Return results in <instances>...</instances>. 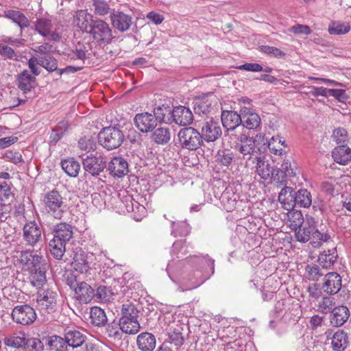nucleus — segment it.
<instances>
[{"instance_id": "obj_61", "label": "nucleus", "mask_w": 351, "mask_h": 351, "mask_svg": "<svg viewBox=\"0 0 351 351\" xmlns=\"http://www.w3.org/2000/svg\"><path fill=\"white\" fill-rule=\"evenodd\" d=\"M332 137L339 145H347L348 142V132L344 128H337L333 131Z\"/></svg>"}, {"instance_id": "obj_18", "label": "nucleus", "mask_w": 351, "mask_h": 351, "mask_svg": "<svg viewBox=\"0 0 351 351\" xmlns=\"http://www.w3.org/2000/svg\"><path fill=\"white\" fill-rule=\"evenodd\" d=\"M3 16L19 27V36L23 35V30L29 27L31 23L30 20L22 12L19 10H6L3 12Z\"/></svg>"}, {"instance_id": "obj_62", "label": "nucleus", "mask_w": 351, "mask_h": 351, "mask_svg": "<svg viewBox=\"0 0 351 351\" xmlns=\"http://www.w3.org/2000/svg\"><path fill=\"white\" fill-rule=\"evenodd\" d=\"M93 5L94 6L95 14L99 16H105L110 13V6L105 1L94 0Z\"/></svg>"}, {"instance_id": "obj_42", "label": "nucleus", "mask_w": 351, "mask_h": 351, "mask_svg": "<svg viewBox=\"0 0 351 351\" xmlns=\"http://www.w3.org/2000/svg\"><path fill=\"white\" fill-rule=\"evenodd\" d=\"M119 325L121 331L127 334H136L141 328L138 319H119Z\"/></svg>"}, {"instance_id": "obj_40", "label": "nucleus", "mask_w": 351, "mask_h": 351, "mask_svg": "<svg viewBox=\"0 0 351 351\" xmlns=\"http://www.w3.org/2000/svg\"><path fill=\"white\" fill-rule=\"evenodd\" d=\"M295 176V173L291 166V162L289 159H287L282 163L280 169H276L275 179L278 181L282 182L285 178L293 177Z\"/></svg>"}, {"instance_id": "obj_22", "label": "nucleus", "mask_w": 351, "mask_h": 351, "mask_svg": "<svg viewBox=\"0 0 351 351\" xmlns=\"http://www.w3.org/2000/svg\"><path fill=\"white\" fill-rule=\"evenodd\" d=\"M221 123L227 130H234L242 122L241 113L233 110H223L221 115Z\"/></svg>"}, {"instance_id": "obj_34", "label": "nucleus", "mask_w": 351, "mask_h": 351, "mask_svg": "<svg viewBox=\"0 0 351 351\" xmlns=\"http://www.w3.org/2000/svg\"><path fill=\"white\" fill-rule=\"evenodd\" d=\"M33 29L41 36L48 37L51 34V30L53 29V24L51 21L47 18H38L34 22Z\"/></svg>"}, {"instance_id": "obj_5", "label": "nucleus", "mask_w": 351, "mask_h": 351, "mask_svg": "<svg viewBox=\"0 0 351 351\" xmlns=\"http://www.w3.org/2000/svg\"><path fill=\"white\" fill-rule=\"evenodd\" d=\"M124 139L123 132L116 127L105 128L98 134L100 145L108 150L119 147Z\"/></svg>"}, {"instance_id": "obj_58", "label": "nucleus", "mask_w": 351, "mask_h": 351, "mask_svg": "<svg viewBox=\"0 0 351 351\" xmlns=\"http://www.w3.org/2000/svg\"><path fill=\"white\" fill-rule=\"evenodd\" d=\"M97 299L101 302H108L112 299L113 293L112 291L106 286H99L95 295Z\"/></svg>"}, {"instance_id": "obj_48", "label": "nucleus", "mask_w": 351, "mask_h": 351, "mask_svg": "<svg viewBox=\"0 0 351 351\" xmlns=\"http://www.w3.org/2000/svg\"><path fill=\"white\" fill-rule=\"evenodd\" d=\"M285 147V141H282L279 136H273L268 142V149L269 152L277 156H282L286 152L283 149Z\"/></svg>"}, {"instance_id": "obj_26", "label": "nucleus", "mask_w": 351, "mask_h": 351, "mask_svg": "<svg viewBox=\"0 0 351 351\" xmlns=\"http://www.w3.org/2000/svg\"><path fill=\"white\" fill-rule=\"evenodd\" d=\"M75 293L77 300L83 303L90 302L95 296L94 289L85 282L77 283Z\"/></svg>"}, {"instance_id": "obj_45", "label": "nucleus", "mask_w": 351, "mask_h": 351, "mask_svg": "<svg viewBox=\"0 0 351 351\" xmlns=\"http://www.w3.org/2000/svg\"><path fill=\"white\" fill-rule=\"evenodd\" d=\"M90 317L91 322L97 326L105 325L108 320L104 309L98 306H93L90 308Z\"/></svg>"}, {"instance_id": "obj_39", "label": "nucleus", "mask_w": 351, "mask_h": 351, "mask_svg": "<svg viewBox=\"0 0 351 351\" xmlns=\"http://www.w3.org/2000/svg\"><path fill=\"white\" fill-rule=\"evenodd\" d=\"M172 110L169 105L162 104L154 108L153 116L156 122L171 123Z\"/></svg>"}, {"instance_id": "obj_43", "label": "nucleus", "mask_w": 351, "mask_h": 351, "mask_svg": "<svg viewBox=\"0 0 351 351\" xmlns=\"http://www.w3.org/2000/svg\"><path fill=\"white\" fill-rule=\"evenodd\" d=\"M348 343V336L346 332L339 330L334 334L331 342L334 350L343 351L347 348Z\"/></svg>"}, {"instance_id": "obj_21", "label": "nucleus", "mask_w": 351, "mask_h": 351, "mask_svg": "<svg viewBox=\"0 0 351 351\" xmlns=\"http://www.w3.org/2000/svg\"><path fill=\"white\" fill-rule=\"evenodd\" d=\"M37 85L36 77L29 71L24 70L17 76V86L23 93H27Z\"/></svg>"}, {"instance_id": "obj_49", "label": "nucleus", "mask_w": 351, "mask_h": 351, "mask_svg": "<svg viewBox=\"0 0 351 351\" xmlns=\"http://www.w3.org/2000/svg\"><path fill=\"white\" fill-rule=\"evenodd\" d=\"M240 157H235L234 154L230 149H223L218 152L217 155V160L219 163L223 166L228 167L232 162L239 160Z\"/></svg>"}, {"instance_id": "obj_24", "label": "nucleus", "mask_w": 351, "mask_h": 351, "mask_svg": "<svg viewBox=\"0 0 351 351\" xmlns=\"http://www.w3.org/2000/svg\"><path fill=\"white\" fill-rule=\"evenodd\" d=\"M332 157L337 163L346 165L351 161V149L347 145H338L332 151Z\"/></svg>"}, {"instance_id": "obj_12", "label": "nucleus", "mask_w": 351, "mask_h": 351, "mask_svg": "<svg viewBox=\"0 0 351 351\" xmlns=\"http://www.w3.org/2000/svg\"><path fill=\"white\" fill-rule=\"evenodd\" d=\"M202 141L207 143L215 142L221 136L222 131L219 123L213 119H209L202 123L201 130Z\"/></svg>"}, {"instance_id": "obj_31", "label": "nucleus", "mask_w": 351, "mask_h": 351, "mask_svg": "<svg viewBox=\"0 0 351 351\" xmlns=\"http://www.w3.org/2000/svg\"><path fill=\"white\" fill-rule=\"evenodd\" d=\"M315 227L310 223L302 224L295 228V237L297 241L306 243L311 238L314 239Z\"/></svg>"}, {"instance_id": "obj_44", "label": "nucleus", "mask_w": 351, "mask_h": 351, "mask_svg": "<svg viewBox=\"0 0 351 351\" xmlns=\"http://www.w3.org/2000/svg\"><path fill=\"white\" fill-rule=\"evenodd\" d=\"M295 206L308 208L312 204V195L311 193L304 189H300L295 193Z\"/></svg>"}, {"instance_id": "obj_15", "label": "nucleus", "mask_w": 351, "mask_h": 351, "mask_svg": "<svg viewBox=\"0 0 351 351\" xmlns=\"http://www.w3.org/2000/svg\"><path fill=\"white\" fill-rule=\"evenodd\" d=\"M341 288V277L337 272H329L324 275L322 286L323 291L330 295L337 293Z\"/></svg>"}, {"instance_id": "obj_46", "label": "nucleus", "mask_w": 351, "mask_h": 351, "mask_svg": "<svg viewBox=\"0 0 351 351\" xmlns=\"http://www.w3.org/2000/svg\"><path fill=\"white\" fill-rule=\"evenodd\" d=\"M61 167L64 172L71 177H76L80 169V163L73 158L62 160Z\"/></svg>"}, {"instance_id": "obj_19", "label": "nucleus", "mask_w": 351, "mask_h": 351, "mask_svg": "<svg viewBox=\"0 0 351 351\" xmlns=\"http://www.w3.org/2000/svg\"><path fill=\"white\" fill-rule=\"evenodd\" d=\"M256 171L258 175L263 180L273 178L274 180L276 176V169L271 166L269 160L265 159L264 157L258 156L256 158Z\"/></svg>"}, {"instance_id": "obj_13", "label": "nucleus", "mask_w": 351, "mask_h": 351, "mask_svg": "<svg viewBox=\"0 0 351 351\" xmlns=\"http://www.w3.org/2000/svg\"><path fill=\"white\" fill-rule=\"evenodd\" d=\"M19 261L25 270L31 271L43 266L45 259L35 251L25 250L20 252Z\"/></svg>"}, {"instance_id": "obj_1", "label": "nucleus", "mask_w": 351, "mask_h": 351, "mask_svg": "<svg viewBox=\"0 0 351 351\" xmlns=\"http://www.w3.org/2000/svg\"><path fill=\"white\" fill-rule=\"evenodd\" d=\"M187 246L186 242L179 240L173 243L171 249V260L167 267V271L169 278L174 282V276L182 275L184 270H188L191 265L204 264L209 268L210 274L206 276H201L199 272L193 275L189 274L186 277L182 279V286H180V291L194 289L200 286L209 277L214 274L215 261L208 255L202 256H193L184 258L187 254Z\"/></svg>"}, {"instance_id": "obj_35", "label": "nucleus", "mask_w": 351, "mask_h": 351, "mask_svg": "<svg viewBox=\"0 0 351 351\" xmlns=\"http://www.w3.org/2000/svg\"><path fill=\"white\" fill-rule=\"evenodd\" d=\"M137 345L142 351H152L156 347L155 337L149 332L141 333L137 337Z\"/></svg>"}, {"instance_id": "obj_41", "label": "nucleus", "mask_w": 351, "mask_h": 351, "mask_svg": "<svg viewBox=\"0 0 351 351\" xmlns=\"http://www.w3.org/2000/svg\"><path fill=\"white\" fill-rule=\"evenodd\" d=\"M47 346L49 351H66L68 349L65 338L58 335L49 337L47 340Z\"/></svg>"}, {"instance_id": "obj_53", "label": "nucleus", "mask_w": 351, "mask_h": 351, "mask_svg": "<svg viewBox=\"0 0 351 351\" xmlns=\"http://www.w3.org/2000/svg\"><path fill=\"white\" fill-rule=\"evenodd\" d=\"M306 277L313 281H317L324 274L319 268V266L315 264L307 265L306 268Z\"/></svg>"}, {"instance_id": "obj_8", "label": "nucleus", "mask_w": 351, "mask_h": 351, "mask_svg": "<svg viewBox=\"0 0 351 351\" xmlns=\"http://www.w3.org/2000/svg\"><path fill=\"white\" fill-rule=\"evenodd\" d=\"M57 298V292L51 289L39 292L36 299L39 310L43 314L56 311Z\"/></svg>"}, {"instance_id": "obj_7", "label": "nucleus", "mask_w": 351, "mask_h": 351, "mask_svg": "<svg viewBox=\"0 0 351 351\" xmlns=\"http://www.w3.org/2000/svg\"><path fill=\"white\" fill-rule=\"evenodd\" d=\"M11 315L14 322L24 326L32 324L37 318L35 310L28 304L14 306Z\"/></svg>"}, {"instance_id": "obj_47", "label": "nucleus", "mask_w": 351, "mask_h": 351, "mask_svg": "<svg viewBox=\"0 0 351 351\" xmlns=\"http://www.w3.org/2000/svg\"><path fill=\"white\" fill-rule=\"evenodd\" d=\"M171 138V134L167 128H158L153 132L152 139L157 144L164 145L167 143Z\"/></svg>"}, {"instance_id": "obj_36", "label": "nucleus", "mask_w": 351, "mask_h": 351, "mask_svg": "<svg viewBox=\"0 0 351 351\" xmlns=\"http://www.w3.org/2000/svg\"><path fill=\"white\" fill-rule=\"evenodd\" d=\"M29 280L31 284L36 289H40L47 282L45 269L40 266L31 270Z\"/></svg>"}, {"instance_id": "obj_27", "label": "nucleus", "mask_w": 351, "mask_h": 351, "mask_svg": "<svg viewBox=\"0 0 351 351\" xmlns=\"http://www.w3.org/2000/svg\"><path fill=\"white\" fill-rule=\"evenodd\" d=\"M108 170L113 176L121 178L128 171V162L121 157H114L108 165Z\"/></svg>"}, {"instance_id": "obj_14", "label": "nucleus", "mask_w": 351, "mask_h": 351, "mask_svg": "<svg viewBox=\"0 0 351 351\" xmlns=\"http://www.w3.org/2000/svg\"><path fill=\"white\" fill-rule=\"evenodd\" d=\"M110 22L114 28L120 32H125L130 29L132 24V17L123 12L114 10L110 13Z\"/></svg>"}, {"instance_id": "obj_57", "label": "nucleus", "mask_w": 351, "mask_h": 351, "mask_svg": "<svg viewBox=\"0 0 351 351\" xmlns=\"http://www.w3.org/2000/svg\"><path fill=\"white\" fill-rule=\"evenodd\" d=\"M25 351H43L44 349L43 343L37 338H30L25 339L24 345Z\"/></svg>"}, {"instance_id": "obj_16", "label": "nucleus", "mask_w": 351, "mask_h": 351, "mask_svg": "<svg viewBox=\"0 0 351 351\" xmlns=\"http://www.w3.org/2000/svg\"><path fill=\"white\" fill-rule=\"evenodd\" d=\"M136 127L142 132L152 131L157 125L156 119L152 114L143 112L137 114L134 119Z\"/></svg>"}, {"instance_id": "obj_23", "label": "nucleus", "mask_w": 351, "mask_h": 351, "mask_svg": "<svg viewBox=\"0 0 351 351\" xmlns=\"http://www.w3.org/2000/svg\"><path fill=\"white\" fill-rule=\"evenodd\" d=\"M295 193L294 189L290 186H285L279 193L278 201L285 210H291L295 207Z\"/></svg>"}, {"instance_id": "obj_64", "label": "nucleus", "mask_w": 351, "mask_h": 351, "mask_svg": "<svg viewBox=\"0 0 351 351\" xmlns=\"http://www.w3.org/2000/svg\"><path fill=\"white\" fill-rule=\"evenodd\" d=\"M289 218L291 221V226H293L295 228L303 224L304 219L302 213L300 211L290 213Z\"/></svg>"}, {"instance_id": "obj_3", "label": "nucleus", "mask_w": 351, "mask_h": 351, "mask_svg": "<svg viewBox=\"0 0 351 351\" xmlns=\"http://www.w3.org/2000/svg\"><path fill=\"white\" fill-rule=\"evenodd\" d=\"M46 213L53 218L60 220L68 210L64 198L56 189H52L43 195L42 200Z\"/></svg>"}, {"instance_id": "obj_25", "label": "nucleus", "mask_w": 351, "mask_h": 351, "mask_svg": "<svg viewBox=\"0 0 351 351\" xmlns=\"http://www.w3.org/2000/svg\"><path fill=\"white\" fill-rule=\"evenodd\" d=\"M72 265L76 271L81 274L86 273L90 269L86 256L81 248H76L73 251Z\"/></svg>"}, {"instance_id": "obj_54", "label": "nucleus", "mask_w": 351, "mask_h": 351, "mask_svg": "<svg viewBox=\"0 0 351 351\" xmlns=\"http://www.w3.org/2000/svg\"><path fill=\"white\" fill-rule=\"evenodd\" d=\"M38 64L49 72L58 71L57 60L51 56L38 57Z\"/></svg>"}, {"instance_id": "obj_56", "label": "nucleus", "mask_w": 351, "mask_h": 351, "mask_svg": "<svg viewBox=\"0 0 351 351\" xmlns=\"http://www.w3.org/2000/svg\"><path fill=\"white\" fill-rule=\"evenodd\" d=\"M13 197L10 185L5 182H0V203H9Z\"/></svg>"}, {"instance_id": "obj_4", "label": "nucleus", "mask_w": 351, "mask_h": 351, "mask_svg": "<svg viewBox=\"0 0 351 351\" xmlns=\"http://www.w3.org/2000/svg\"><path fill=\"white\" fill-rule=\"evenodd\" d=\"M86 32L100 45L110 43L113 38L109 25L101 19H91L88 27H86Z\"/></svg>"}, {"instance_id": "obj_60", "label": "nucleus", "mask_w": 351, "mask_h": 351, "mask_svg": "<svg viewBox=\"0 0 351 351\" xmlns=\"http://www.w3.org/2000/svg\"><path fill=\"white\" fill-rule=\"evenodd\" d=\"M335 305V298L331 296H324L319 302L318 310L323 313H328Z\"/></svg>"}, {"instance_id": "obj_55", "label": "nucleus", "mask_w": 351, "mask_h": 351, "mask_svg": "<svg viewBox=\"0 0 351 351\" xmlns=\"http://www.w3.org/2000/svg\"><path fill=\"white\" fill-rule=\"evenodd\" d=\"M189 232V226L186 222L171 221V234L174 237L186 235Z\"/></svg>"}, {"instance_id": "obj_30", "label": "nucleus", "mask_w": 351, "mask_h": 351, "mask_svg": "<svg viewBox=\"0 0 351 351\" xmlns=\"http://www.w3.org/2000/svg\"><path fill=\"white\" fill-rule=\"evenodd\" d=\"M67 348L72 349L80 347L86 341V336L77 330H70L64 335Z\"/></svg>"}, {"instance_id": "obj_33", "label": "nucleus", "mask_w": 351, "mask_h": 351, "mask_svg": "<svg viewBox=\"0 0 351 351\" xmlns=\"http://www.w3.org/2000/svg\"><path fill=\"white\" fill-rule=\"evenodd\" d=\"M91 47L88 43L79 44L76 46L75 50L68 54V58L71 60H84L90 58L91 56Z\"/></svg>"}, {"instance_id": "obj_38", "label": "nucleus", "mask_w": 351, "mask_h": 351, "mask_svg": "<svg viewBox=\"0 0 351 351\" xmlns=\"http://www.w3.org/2000/svg\"><path fill=\"white\" fill-rule=\"evenodd\" d=\"M239 197L231 189H226L221 196V202L227 211H231L236 208Z\"/></svg>"}, {"instance_id": "obj_2", "label": "nucleus", "mask_w": 351, "mask_h": 351, "mask_svg": "<svg viewBox=\"0 0 351 351\" xmlns=\"http://www.w3.org/2000/svg\"><path fill=\"white\" fill-rule=\"evenodd\" d=\"M73 236L71 225L64 222L56 225L53 229V237L49 243L51 254L55 258L62 259L66 252V245Z\"/></svg>"}, {"instance_id": "obj_28", "label": "nucleus", "mask_w": 351, "mask_h": 351, "mask_svg": "<svg viewBox=\"0 0 351 351\" xmlns=\"http://www.w3.org/2000/svg\"><path fill=\"white\" fill-rule=\"evenodd\" d=\"M349 316L348 308L345 306H339L332 309L330 315V323L334 326H341L348 320Z\"/></svg>"}, {"instance_id": "obj_37", "label": "nucleus", "mask_w": 351, "mask_h": 351, "mask_svg": "<svg viewBox=\"0 0 351 351\" xmlns=\"http://www.w3.org/2000/svg\"><path fill=\"white\" fill-rule=\"evenodd\" d=\"M25 339L24 332L12 333L4 337L3 343L8 347L17 349L24 347Z\"/></svg>"}, {"instance_id": "obj_51", "label": "nucleus", "mask_w": 351, "mask_h": 351, "mask_svg": "<svg viewBox=\"0 0 351 351\" xmlns=\"http://www.w3.org/2000/svg\"><path fill=\"white\" fill-rule=\"evenodd\" d=\"M121 316L120 319H138V311L132 303H125L121 307Z\"/></svg>"}, {"instance_id": "obj_6", "label": "nucleus", "mask_w": 351, "mask_h": 351, "mask_svg": "<svg viewBox=\"0 0 351 351\" xmlns=\"http://www.w3.org/2000/svg\"><path fill=\"white\" fill-rule=\"evenodd\" d=\"M179 142L182 148L196 150L203 145L200 132L192 127L181 129L178 134Z\"/></svg>"}, {"instance_id": "obj_59", "label": "nucleus", "mask_w": 351, "mask_h": 351, "mask_svg": "<svg viewBox=\"0 0 351 351\" xmlns=\"http://www.w3.org/2000/svg\"><path fill=\"white\" fill-rule=\"evenodd\" d=\"M78 147L81 150L89 152L95 149L96 143L91 136H84L80 138Z\"/></svg>"}, {"instance_id": "obj_17", "label": "nucleus", "mask_w": 351, "mask_h": 351, "mask_svg": "<svg viewBox=\"0 0 351 351\" xmlns=\"http://www.w3.org/2000/svg\"><path fill=\"white\" fill-rule=\"evenodd\" d=\"M171 121L179 125H189L193 121L191 110L185 106H179L172 110Z\"/></svg>"}, {"instance_id": "obj_20", "label": "nucleus", "mask_w": 351, "mask_h": 351, "mask_svg": "<svg viewBox=\"0 0 351 351\" xmlns=\"http://www.w3.org/2000/svg\"><path fill=\"white\" fill-rule=\"evenodd\" d=\"M243 125L249 130L256 129L261 124V117L253 110L247 107L241 109Z\"/></svg>"}, {"instance_id": "obj_52", "label": "nucleus", "mask_w": 351, "mask_h": 351, "mask_svg": "<svg viewBox=\"0 0 351 351\" xmlns=\"http://www.w3.org/2000/svg\"><path fill=\"white\" fill-rule=\"evenodd\" d=\"M182 330V327L177 325L173 330H170L168 333L171 343L174 344L177 348L180 347L184 341Z\"/></svg>"}, {"instance_id": "obj_32", "label": "nucleus", "mask_w": 351, "mask_h": 351, "mask_svg": "<svg viewBox=\"0 0 351 351\" xmlns=\"http://www.w3.org/2000/svg\"><path fill=\"white\" fill-rule=\"evenodd\" d=\"M193 104L195 113L199 116H208L213 110L212 101L206 97L195 99Z\"/></svg>"}, {"instance_id": "obj_63", "label": "nucleus", "mask_w": 351, "mask_h": 351, "mask_svg": "<svg viewBox=\"0 0 351 351\" xmlns=\"http://www.w3.org/2000/svg\"><path fill=\"white\" fill-rule=\"evenodd\" d=\"M106 333L107 335L109 337H112L114 339H120L121 337V334L119 331L120 326L118 323H116L114 322H112L111 324H109L106 326Z\"/></svg>"}, {"instance_id": "obj_10", "label": "nucleus", "mask_w": 351, "mask_h": 351, "mask_svg": "<svg viewBox=\"0 0 351 351\" xmlns=\"http://www.w3.org/2000/svg\"><path fill=\"white\" fill-rule=\"evenodd\" d=\"M84 170L93 176H98L106 167L105 158L98 154H91L82 160Z\"/></svg>"}, {"instance_id": "obj_9", "label": "nucleus", "mask_w": 351, "mask_h": 351, "mask_svg": "<svg viewBox=\"0 0 351 351\" xmlns=\"http://www.w3.org/2000/svg\"><path fill=\"white\" fill-rule=\"evenodd\" d=\"M23 239L25 244L32 247L37 246L42 241V230L35 221L27 222L23 228Z\"/></svg>"}, {"instance_id": "obj_11", "label": "nucleus", "mask_w": 351, "mask_h": 351, "mask_svg": "<svg viewBox=\"0 0 351 351\" xmlns=\"http://www.w3.org/2000/svg\"><path fill=\"white\" fill-rule=\"evenodd\" d=\"M234 150L242 155L243 159H250L256 152V141L250 136L241 134L234 145Z\"/></svg>"}, {"instance_id": "obj_29", "label": "nucleus", "mask_w": 351, "mask_h": 351, "mask_svg": "<svg viewBox=\"0 0 351 351\" xmlns=\"http://www.w3.org/2000/svg\"><path fill=\"white\" fill-rule=\"evenodd\" d=\"M338 257L337 251L335 247L324 250L319 254L317 261L322 268L331 269L336 263Z\"/></svg>"}, {"instance_id": "obj_50", "label": "nucleus", "mask_w": 351, "mask_h": 351, "mask_svg": "<svg viewBox=\"0 0 351 351\" xmlns=\"http://www.w3.org/2000/svg\"><path fill=\"white\" fill-rule=\"evenodd\" d=\"M350 26L348 23H344L339 21H332L328 26V32L330 34L339 35L349 32Z\"/></svg>"}]
</instances>
